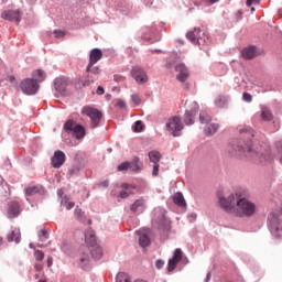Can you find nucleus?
<instances>
[{
  "label": "nucleus",
  "mask_w": 282,
  "mask_h": 282,
  "mask_svg": "<svg viewBox=\"0 0 282 282\" xmlns=\"http://www.w3.org/2000/svg\"><path fill=\"white\" fill-rule=\"evenodd\" d=\"M131 167V163L129 162H123L118 165V171H127L128 169Z\"/></svg>",
  "instance_id": "ea45409f"
},
{
  "label": "nucleus",
  "mask_w": 282,
  "mask_h": 282,
  "mask_svg": "<svg viewBox=\"0 0 282 282\" xmlns=\"http://www.w3.org/2000/svg\"><path fill=\"white\" fill-rule=\"evenodd\" d=\"M1 19L4 21H11L15 23H21V11L19 9L17 10H6L1 13Z\"/></svg>",
  "instance_id": "ddd939ff"
},
{
  "label": "nucleus",
  "mask_w": 282,
  "mask_h": 282,
  "mask_svg": "<svg viewBox=\"0 0 282 282\" xmlns=\"http://www.w3.org/2000/svg\"><path fill=\"white\" fill-rule=\"evenodd\" d=\"M40 238L41 239H48L50 238V234H47V231L45 229H42L40 231Z\"/></svg>",
  "instance_id": "c03bdc74"
},
{
  "label": "nucleus",
  "mask_w": 282,
  "mask_h": 282,
  "mask_svg": "<svg viewBox=\"0 0 282 282\" xmlns=\"http://www.w3.org/2000/svg\"><path fill=\"white\" fill-rule=\"evenodd\" d=\"M20 89L26 96H34L39 91V82L33 78H26L20 83Z\"/></svg>",
  "instance_id": "9b49d317"
},
{
  "label": "nucleus",
  "mask_w": 282,
  "mask_h": 282,
  "mask_svg": "<svg viewBox=\"0 0 282 282\" xmlns=\"http://www.w3.org/2000/svg\"><path fill=\"white\" fill-rule=\"evenodd\" d=\"M57 195L61 196L62 200L61 204L66 208V210H72L74 208L75 204L74 202L69 200V197L65 196V193L63 189H58Z\"/></svg>",
  "instance_id": "4be33fe9"
},
{
  "label": "nucleus",
  "mask_w": 282,
  "mask_h": 282,
  "mask_svg": "<svg viewBox=\"0 0 282 282\" xmlns=\"http://www.w3.org/2000/svg\"><path fill=\"white\" fill-rule=\"evenodd\" d=\"M241 54L246 61H252V58H256V56H259V52L254 46H249L242 50Z\"/></svg>",
  "instance_id": "412c9836"
},
{
  "label": "nucleus",
  "mask_w": 282,
  "mask_h": 282,
  "mask_svg": "<svg viewBox=\"0 0 282 282\" xmlns=\"http://www.w3.org/2000/svg\"><path fill=\"white\" fill-rule=\"evenodd\" d=\"M122 191L119 193V197H121V199H127V197H129V195H131V191H129V184L123 183L121 185Z\"/></svg>",
  "instance_id": "7c9ffc66"
},
{
  "label": "nucleus",
  "mask_w": 282,
  "mask_h": 282,
  "mask_svg": "<svg viewBox=\"0 0 282 282\" xmlns=\"http://www.w3.org/2000/svg\"><path fill=\"white\" fill-rule=\"evenodd\" d=\"M34 257L36 261H43V259H45V253H43L41 250H35Z\"/></svg>",
  "instance_id": "58836bf2"
},
{
  "label": "nucleus",
  "mask_w": 282,
  "mask_h": 282,
  "mask_svg": "<svg viewBox=\"0 0 282 282\" xmlns=\"http://www.w3.org/2000/svg\"><path fill=\"white\" fill-rule=\"evenodd\" d=\"M251 12H254V7L251 8Z\"/></svg>",
  "instance_id": "4d7b16f0"
},
{
  "label": "nucleus",
  "mask_w": 282,
  "mask_h": 282,
  "mask_svg": "<svg viewBox=\"0 0 282 282\" xmlns=\"http://www.w3.org/2000/svg\"><path fill=\"white\" fill-rule=\"evenodd\" d=\"M8 241L12 242L15 241V243H20L21 241V230L19 228H14L11 234L8 235Z\"/></svg>",
  "instance_id": "393cba45"
},
{
  "label": "nucleus",
  "mask_w": 282,
  "mask_h": 282,
  "mask_svg": "<svg viewBox=\"0 0 282 282\" xmlns=\"http://www.w3.org/2000/svg\"><path fill=\"white\" fill-rule=\"evenodd\" d=\"M131 100H132V102H134V105H137V106L142 102V98H140V96H139L138 94H133V95L131 96Z\"/></svg>",
  "instance_id": "a19ab883"
},
{
  "label": "nucleus",
  "mask_w": 282,
  "mask_h": 282,
  "mask_svg": "<svg viewBox=\"0 0 282 282\" xmlns=\"http://www.w3.org/2000/svg\"><path fill=\"white\" fill-rule=\"evenodd\" d=\"M34 268L36 272H43V265L41 263H35Z\"/></svg>",
  "instance_id": "09e8293b"
},
{
  "label": "nucleus",
  "mask_w": 282,
  "mask_h": 282,
  "mask_svg": "<svg viewBox=\"0 0 282 282\" xmlns=\"http://www.w3.org/2000/svg\"><path fill=\"white\" fill-rule=\"evenodd\" d=\"M239 133L248 141H240L238 145H229V155H236L237 158H247V160L260 163L269 162V160H272V156L270 155V150H263L261 148L252 149V142H250V140L254 138V130H252V128H240Z\"/></svg>",
  "instance_id": "f257e3e1"
},
{
  "label": "nucleus",
  "mask_w": 282,
  "mask_h": 282,
  "mask_svg": "<svg viewBox=\"0 0 282 282\" xmlns=\"http://www.w3.org/2000/svg\"><path fill=\"white\" fill-rule=\"evenodd\" d=\"M86 79H79V85L82 87H89L95 80H98V76H100V68L98 66H93L88 69V66L86 67Z\"/></svg>",
  "instance_id": "f8f14e48"
},
{
  "label": "nucleus",
  "mask_w": 282,
  "mask_h": 282,
  "mask_svg": "<svg viewBox=\"0 0 282 282\" xmlns=\"http://www.w3.org/2000/svg\"><path fill=\"white\" fill-rule=\"evenodd\" d=\"M219 0H203V3L205 6H213L214 3H217Z\"/></svg>",
  "instance_id": "de8ad7c7"
},
{
  "label": "nucleus",
  "mask_w": 282,
  "mask_h": 282,
  "mask_svg": "<svg viewBox=\"0 0 282 282\" xmlns=\"http://www.w3.org/2000/svg\"><path fill=\"white\" fill-rule=\"evenodd\" d=\"M186 39L191 41L194 45H199V47H204L206 42L208 41V35L205 32L202 33L199 28H195L194 31H189L186 34Z\"/></svg>",
  "instance_id": "6e6552de"
},
{
  "label": "nucleus",
  "mask_w": 282,
  "mask_h": 282,
  "mask_svg": "<svg viewBox=\"0 0 282 282\" xmlns=\"http://www.w3.org/2000/svg\"><path fill=\"white\" fill-rule=\"evenodd\" d=\"M165 129L173 135V138H180L182 135V131L184 130V123H182V119L177 116L171 117L167 119L165 123Z\"/></svg>",
  "instance_id": "39448f33"
},
{
  "label": "nucleus",
  "mask_w": 282,
  "mask_h": 282,
  "mask_svg": "<svg viewBox=\"0 0 282 282\" xmlns=\"http://www.w3.org/2000/svg\"><path fill=\"white\" fill-rule=\"evenodd\" d=\"M34 78H37V80L41 83L45 80V73L41 69H37L33 73Z\"/></svg>",
  "instance_id": "f704fd0d"
},
{
  "label": "nucleus",
  "mask_w": 282,
  "mask_h": 282,
  "mask_svg": "<svg viewBox=\"0 0 282 282\" xmlns=\"http://www.w3.org/2000/svg\"><path fill=\"white\" fill-rule=\"evenodd\" d=\"M131 74H132V78H134V80H137L141 85L149 82V77L147 76V73L140 66H134L131 70Z\"/></svg>",
  "instance_id": "4468645a"
},
{
  "label": "nucleus",
  "mask_w": 282,
  "mask_h": 282,
  "mask_svg": "<svg viewBox=\"0 0 282 282\" xmlns=\"http://www.w3.org/2000/svg\"><path fill=\"white\" fill-rule=\"evenodd\" d=\"M240 195V193H234L226 197L224 194H218V203L220 208H223V210L229 215H235Z\"/></svg>",
  "instance_id": "20e7f679"
},
{
  "label": "nucleus",
  "mask_w": 282,
  "mask_h": 282,
  "mask_svg": "<svg viewBox=\"0 0 282 282\" xmlns=\"http://www.w3.org/2000/svg\"><path fill=\"white\" fill-rule=\"evenodd\" d=\"M213 118L210 117V115L206 113V112H200L199 115V121L202 124H209L212 122Z\"/></svg>",
  "instance_id": "2f4dec72"
},
{
  "label": "nucleus",
  "mask_w": 282,
  "mask_h": 282,
  "mask_svg": "<svg viewBox=\"0 0 282 282\" xmlns=\"http://www.w3.org/2000/svg\"><path fill=\"white\" fill-rule=\"evenodd\" d=\"M173 202L174 204H176V206H180L181 208H186V200L184 199V195L181 192L174 194Z\"/></svg>",
  "instance_id": "b1692460"
},
{
  "label": "nucleus",
  "mask_w": 282,
  "mask_h": 282,
  "mask_svg": "<svg viewBox=\"0 0 282 282\" xmlns=\"http://www.w3.org/2000/svg\"><path fill=\"white\" fill-rule=\"evenodd\" d=\"M54 34H55L56 39H63V36H65V32H63L61 30H55Z\"/></svg>",
  "instance_id": "a18cd8bd"
},
{
  "label": "nucleus",
  "mask_w": 282,
  "mask_h": 282,
  "mask_svg": "<svg viewBox=\"0 0 282 282\" xmlns=\"http://www.w3.org/2000/svg\"><path fill=\"white\" fill-rule=\"evenodd\" d=\"M64 131H66V133H72L73 138H76V140H83V138H85V135L87 134V130H85V127L77 124L72 119L65 122Z\"/></svg>",
  "instance_id": "423d86ee"
},
{
  "label": "nucleus",
  "mask_w": 282,
  "mask_h": 282,
  "mask_svg": "<svg viewBox=\"0 0 282 282\" xmlns=\"http://www.w3.org/2000/svg\"><path fill=\"white\" fill-rule=\"evenodd\" d=\"M113 102L115 107H118L119 109H124L127 107V102L122 99H116Z\"/></svg>",
  "instance_id": "e433bc0d"
},
{
  "label": "nucleus",
  "mask_w": 282,
  "mask_h": 282,
  "mask_svg": "<svg viewBox=\"0 0 282 282\" xmlns=\"http://www.w3.org/2000/svg\"><path fill=\"white\" fill-rule=\"evenodd\" d=\"M82 115L90 118L91 129H96L100 124V120H102V112L90 106L83 107Z\"/></svg>",
  "instance_id": "0eeeda50"
},
{
  "label": "nucleus",
  "mask_w": 282,
  "mask_h": 282,
  "mask_svg": "<svg viewBox=\"0 0 282 282\" xmlns=\"http://www.w3.org/2000/svg\"><path fill=\"white\" fill-rule=\"evenodd\" d=\"M100 186H102L104 188H107L108 186H109V181H102L101 183H100Z\"/></svg>",
  "instance_id": "864d4df0"
},
{
  "label": "nucleus",
  "mask_w": 282,
  "mask_h": 282,
  "mask_svg": "<svg viewBox=\"0 0 282 282\" xmlns=\"http://www.w3.org/2000/svg\"><path fill=\"white\" fill-rule=\"evenodd\" d=\"M273 115L272 111L269 110L268 107H262L261 109V120H264V122H270V120H272Z\"/></svg>",
  "instance_id": "cd10ccee"
},
{
  "label": "nucleus",
  "mask_w": 282,
  "mask_h": 282,
  "mask_svg": "<svg viewBox=\"0 0 282 282\" xmlns=\"http://www.w3.org/2000/svg\"><path fill=\"white\" fill-rule=\"evenodd\" d=\"M269 228L276 239L282 237V221L279 219V216L274 213H271L268 217Z\"/></svg>",
  "instance_id": "1a4fd4ad"
},
{
  "label": "nucleus",
  "mask_w": 282,
  "mask_h": 282,
  "mask_svg": "<svg viewBox=\"0 0 282 282\" xmlns=\"http://www.w3.org/2000/svg\"><path fill=\"white\" fill-rule=\"evenodd\" d=\"M10 80H14V77H10Z\"/></svg>",
  "instance_id": "052dcab7"
},
{
  "label": "nucleus",
  "mask_w": 282,
  "mask_h": 282,
  "mask_svg": "<svg viewBox=\"0 0 282 282\" xmlns=\"http://www.w3.org/2000/svg\"><path fill=\"white\" fill-rule=\"evenodd\" d=\"M139 243L141 248H148V246H151V239L147 234L139 232Z\"/></svg>",
  "instance_id": "c85d7f7f"
},
{
  "label": "nucleus",
  "mask_w": 282,
  "mask_h": 282,
  "mask_svg": "<svg viewBox=\"0 0 282 282\" xmlns=\"http://www.w3.org/2000/svg\"><path fill=\"white\" fill-rule=\"evenodd\" d=\"M62 164H65V152L57 150L52 158V166L61 169Z\"/></svg>",
  "instance_id": "f3484780"
},
{
  "label": "nucleus",
  "mask_w": 282,
  "mask_h": 282,
  "mask_svg": "<svg viewBox=\"0 0 282 282\" xmlns=\"http://www.w3.org/2000/svg\"><path fill=\"white\" fill-rule=\"evenodd\" d=\"M204 131H205V134H207V135H215V133H217V131H219V124L207 123Z\"/></svg>",
  "instance_id": "bb28decb"
},
{
  "label": "nucleus",
  "mask_w": 282,
  "mask_h": 282,
  "mask_svg": "<svg viewBox=\"0 0 282 282\" xmlns=\"http://www.w3.org/2000/svg\"><path fill=\"white\" fill-rule=\"evenodd\" d=\"M43 191V186L41 185H30L29 187L25 188V195L29 197H32L34 195H39Z\"/></svg>",
  "instance_id": "5701e85b"
},
{
  "label": "nucleus",
  "mask_w": 282,
  "mask_h": 282,
  "mask_svg": "<svg viewBox=\"0 0 282 282\" xmlns=\"http://www.w3.org/2000/svg\"><path fill=\"white\" fill-rule=\"evenodd\" d=\"M256 214L257 205L240 195L234 212L235 217H253Z\"/></svg>",
  "instance_id": "7ed1b4c3"
},
{
  "label": "nucleus",
  "mask_w": 282,
  "mask_h": 282,
  "mask_svg": "<svg viewBox=\"0 0 282 282\" xmlns=\"http://www.w3.org/2000/svg\"><path fill=\"white\" fill-rule=\"evenodd\" d=\"M53 263H54V259L52 257H48L47 258V267L52 268Z\"/></svg>",
  "instance_id": "603ef678"
},
{
  "label": "nucleus",
  "mask_w": 282,
  "mask_h": 282,
  "mask_svg": "<svg viewBox=\"0 0 282 282\" xmlns=\"http://www.w3.org/2000/svg\"><path fill=\"white\" fill-rule=\"evenodd\" d=\"M155 268L158 270H162V268H164V261L163 260H156L155 261Z\"/></svg>",
  "instance_id": "49530a36"
},
{
  "label": "nucleus",
  "mask_w": 282,
  "mask_h": 282,
  "mask_svg": "<svg viewBox=\"0 0 282 282\" xmlns=\"http://www.w3.org/2000/svg\"><path fill=\"white\" fill-rule=\"evenodd\" d=\"M20 214H21V207L19 206V203L17 202L9 203V208L7 212L8 218L14 219V217H19Z\"/></svg>",
  "instance_id": "aec40b11"
},
{
  "label": "nucleus",
  "mask_w": 282,
  "mask_h": 282,
  "mask_svg": "<svg viewBox=\"0 0 282 282\" xmlns=\"http://www.w3.org/2000/svg\"><path fill=\"white\" fill-rule=\"evenodd\" d=\"M85 241L88 246V250L94 259H100L102 257V247L96 243V232L94 230L88 229L85 231ZM82 268L84 270H89V252L84 253L80 258Z\"/></svg>",
  "instance_id": "f03ea898"
},
{
  "label": "nucleus",
  "mask_w": 282,
  "mask_h": 282,
  "mask_svg": "<svg viewBox=\"0 0 282 282\" xmlns=\"http://www.w3.org/2000/svg\"><path fill=\"white\" fill-rule=\"evenodd\" d=\"M252 3L258 4L259 0H247L246 4L248 6V8H250V6H252Z\"/></svg>",
  "instance_id": "8fccbe9b"
},
{
  "label": "nucleus",
  "mask_w": 282,
  "mask_h": 282,
  "mask_svg": "<svg viewBox=\"0 0 282 282\" xmlns=\"http://www.w3.org/2000/svg\"><path fill=\"white\" fill-rule=\"evenodd\" d=\"M143 128H144V126L142 124V121H135L133 131L135 133H140V131H142Z\"/></svg>",
  "instance_id": "4c0bfd02"
},
{
  "label": "nucleus",
  "mask_w": 282,
  "mask_h": 282,
  "mask_svg": "<svg viewBox=\"0 0 282 282\" xmlns=\"http://www.w3.org/2000/svg\"><path fill=\"white\" fill-rule=\"evenodd\" d=\"M102 58V51L100 48H94L90 51L89 54V63H88V70L90 67H94L98 61Z\"/></svg>",
  "instance_id": "a211bd4d"
},
{
  "label": "nucleus",
  "mask_w": 282,
  "mask_h": 282,
  "mask_svg": "<svg viewBox=\"0 0 282 282\" xmlns=\"http://www.w3.org/2000/svg\"><path fill=\"white\" fill-rule=\"evenodd\" d=\"M132 213H142L144 210V200L142 198L137 199L130 207Z\"/></svg>",
  "instance_id": "a878e982"
},
{
  "label": "nucleus",
  "mask_w": 282,
  "mask_h": 282,
  "mask_svg": "<svg viewBox=\"0 0 282 282\" xmlns=\"http://www.w3.org/2000/svg\"><path fill=\"white\" fill-rule=\"evenodd\" d=\"M209 278H210V273L207 274V279H209Z\"/></svg>",
  "instance_id": "13d9d810"
},
{
  "label": "nucleus",
  "mask_w": 282,
  "mask_h": 282,
  "mask_svg": "<svg viewBox=\"0 0 282 282\" xmlns=\"http://www.w3.org/2000/svg\"><path fill=\"white\" fill-rule=\"evenodd\" d=\"M0 246H3V237L0 236Z\"/></svg>",
  "instance_id": "5fc2aeb1"
},
{
  "label": "nucleus",
  "mask_w": 282,
  "mask_h": 282,
  "mask_svg": "<svg viewBox=\"0 0 282 282\" xmlns=\"http://www.w3.org/2000/svg\"><path fill=\"white\" fill-rule=\"evenodd\" d=\"M37 282H45V280H39Z\"/></svg>",
  "instance_id": "bf43d9fd"
},
{
  "label": "nucleus",
  "mask_w": 282,
  "mask_h": 282,
  "mask_svg": "<svg viewBox=\"0 0 282 282\" xmlns=\"http://www.w3.org/2000/svg\"><path fill=\"white\" fill-rule=\"evenodd\" d=\"M55 87H58V80H56V83H55Z\"/></svg>",
  "instance_id": "6e6d98bb"
},
{
  "label": "nucleus",
  "mask_w": 282,
  "mask_h": 282,
  "mask_svg": "<svg viewBox=\"0 0 282 282\" xmlns=\"http://www.w3.org/2000/svg\"><path fill=\"white\" fill-rule=\"evenodd\" d=\"M183 252L182 249H175L174 253H173V258H171L169 260V264H167V271L169 272H173V270H175V268H177V263L180 261H182V257H183Z\"/></svg>",
  "instance_id": "2eb2a0df"
},
{
  "label": "nucleus",
  "mask_w": 282,
  "mask_h": 282,
  "mask_svg": "<svg viewBox=\"0 0 282 282\" xmlns=\"http://www.w3.org/2000/svg\"><path fill=\"white\" fill-rule=\"evenodd\" d=\"M176 72V79L180 80V83H186V79L188 78V68H186V65L184 64H177L175 66Z\"/></svg>",
  "instance_id": "dca6fc26"
},
{
  "label": "nucleus",
  "mask_w": 282,
  "mask_h": 282,
  "mask_svg": "<svg viewBox=\"0 0 282 282\" xmlns=\"http://www.w3.org/2000/svg\"><path fill=\"white\" fill-rule=\"evenodd\" d=\"M160 173V164L154 163L152 175L155 177Z\"/></svg>",
  "instance_id": "37998d69"
},
{
  "label": "nucleus",
  "mask_w": 282,
  "mask_h": 282,
  "mask_svg": "<svg viewBox=\"0 0 282 282\" xmlns=\"http://www.w3.org/2000/svg\"><path fill=\"white\" fill-rule=\"evenodd\" d=\"M117 282H131L129 275L124 272H119L116 276Z\"/></svg>",
  "instance_id": "473e14b6"
},
{
  "label": "nucleus",
  "mask_w": 282,
  "mask_h": 282,
  "mask_svg": "<svg viewBox=\"0 0 282 282\" xmlns=\"http://www.w3.org/2000/svg\"><path fill=\"white\" fill-rule=\"evenodd\" d=\"M226 102H228V99L224 96H219L216 98L215 105L221 108V107H226Z\"/></svg>",
  "instance_id": "72a5a7b5"
},
{
  "label": "nucleus",
  "mask_w": 282,
  "mask_h": 282,
  "mask_svg": "<svg viewBox=\"0 0 282 282\" xmlns=\"http://www.w3.org/2000/svg\"><path fill=\"white\" fill-rule=\"evenodd\" d=\"M185 105L187 108L185 111L184 122L187 126L195 124V116L199 111V105L197 101H186Z\"/></svg>",
  "instance_id": "9d476101"
},
{
  "label": "nucleus",
  "mask_w": 282,
  "mask_h": 282,
  "mask_svg": "<svg viewBox=\"0 0 282 282\" xmlns=\"http://www.w3.org/2000/svg\"><path fill=\"white\" fill-rule=\"evenodd\" d=\"M242 100H245V102H252V95H250L249 93H243Z\"/></svg>",
  "instance_id": "79ce46f5"
},
{
  "label": "nucleus",
  "mask_w": 282,
  "mask_h": 282,
  "mask_svg": "<svg viewBox=\"0 0 282 282\" xmlns=\"http://www.w3.org/2000/svg\"><path fill=\"white\" fill-rule=\"evenodd\" d=\"M154 224H159V226H164L166 224V210L162 208L154 209Z\"/></svg>",
  "instance_id": "6ab92c4d"
},
{
  "label": "nucleus",
  "mask_w": 282,
  "mask_h": 282,
  "mask_svg": "<svg viewBox=\"0 0 282 282\" xmlns=\"http://www.w3.org/2000/svg\"><path fill=\"white\" fill-rule=\"evenodd\" d=\"M74 215L78 221H83V217H85V213H83V209L78 207L75 209Z\"/></svg>",
  "instance_id": "c9c22d12"
},
{
  "label": "nucleus",
  "mask_w": 282,
  "mask_h": 282,
  "mask_svg": "<svg viewBox=\"0 0 282 282\" xmlns=\"http://www.w3.org/2000/svg\"><path fill=\"white\" fill-rule=\"evenodd\" d=\"M97 94H98V96H102V94H105V88H102V86H99L97 88Z\"/></svg>",
  "instance_id": "3c124183"
},
{
  "label": "nucleus",
  "mask_w": 282,
  "mask_h": 282,
  "mask_svg": "<svg viewBox=\"0 0 282 282\" xmlns=\"http://www.w3.org/2000/svg\"><path fill=\"white\" fill-rule=\"evenodd\" d=\"M149 159L150 162H153V164H158V162H160V160L162 159V154H160V152L158 151H151L149 152Z\"/></svg>",
  "instance_id": "c756f323"
}]
</instances>
